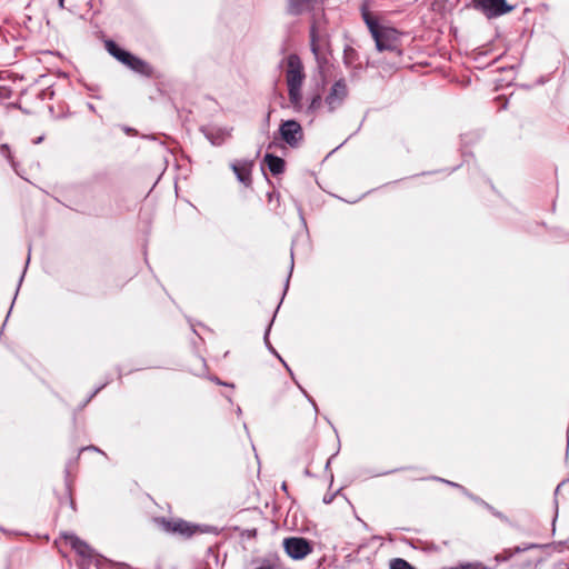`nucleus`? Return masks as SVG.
<instances>
[{
  "instance_id": "1",
  "label": "nucleus",
  "mask_w": 569,
  "mask_h": 569,
  "mask_svg": "<svg viewBox=\"0 0 569 569\" xmlns=\"http://www.w3.org/2000/svg\"><path fill=\"white\" fill-rule=\"evenodd\" d=\"M329 44V34L323 14L321 17L313 14L310 26V49L320 69L328 63L327 51Z\"/></svg>"
},
{
  "instance_id": "2",
  "label": "nucleus",
  "mask_w": 569,
  "mask_h": 569,
  "mask_svg": "<svg viewBox=\"0 0 569 569\" xmlns=\"http://www.w3.org/2000/svg\"><path fill=\"white\" fill-rule=\"evenodd\" d=\"M472 6L488 19L501 17L515 9L507 0H472Z\"/></svg>"
},
{
  "instance_id": "3",
  "label": "nucleus",
  "mask_w": 569,
  "mask_h": 569,
  "mask_svg": "<svg viewBox=\"0 0 569 569\" xmlns=\"http://www.w3.org/2000/svg\"><path fill=\"white\" fill-rule=\"evenodd\" d=\"M280 138L291 148L300 147L303 141V130L301 124L296 120L282 121L279 127Z\"/></svg>"
},
{
  "instance_id": "4",
  "label": "nucleus",
  "mask_w": 569,
  "mask_h": 569,
  "mask_svg": "<svg viewBox=\"0 0 569 569\" xmlns=\"http://www.w3.org/2000/svg\"><path fill=\"white\" fill-rule=\"evenodd\" d=\"M283 548L287 555L295 560L306 558L313 550L312 543L302 537L286 538L283 540Z\"/></svg>"
},
{
  "instance_id": "5",
  "label": "nucleus",
  "mask_w": 569,
  "mask_h": 569,
  "mask_svg": "<svg viewBox=\"0 0 569 569\" xmlns=\"http://www.w3.org/2000/svg\"><path fill=\"white\" fill-rule=\"evenodd\" d=\"M373 40L378 51H395L398 49L400 33L397 29L385 26Z\"/></svg>"
},
{
  "instance_id": "6",
  "label": "nucleus",
  "mask_w": 569,
  "mask_h": 569,
  "mask_svg": "<svg viewBox=\"0 0 569 569\" xmlns=\"http://www.w3.org/2000/svg\"><path fill=\"white\" fill-rule=\"evenodd\" d=\"M286 78L288 88L302 87L305 80L303 66L297 54H290L287 59Z\"/></svg>"
},
{
  "instance_id": "7",
  "label": "nucleus",
  "mask_w": 569,
  "mask_h": 569,
  "mask_svg": "<svg viewBox=\"0 0 569 569\" xmlns=\"http://www.w3.org/2000/svg\"><path fill=\"white\" fill-rule=\"evenodd\" d=\"M348 96V88L345 79L337 80L329 90L325 102L329 111H335L339 108Z\"/></svg>"
},
{
  "instance_id": "8",
  "label": "nucleus",
  "mask_w": 569,
  "mask_h": 569,
  "mask_svg": "<svg viewBox=\"0 0 569 569\" xmlns=\"http://www.w3.org/2000/svg\"><path fill=\"white\" fill-rule=\"evenodd\" d=\"M201 132L210 141L212 146H222L230 137L232 128L226 127H202Z\"/></svg>"
},
{
  "instance_id": "9",
  "label": "nucleus",
  "mask_w": 569,
  "mask_h": 569,
  "mask_svg": "<svg viewBox=\"0 0 569 569\" xmlns=\"http://www.w3.org/2000/svg\"><path fill=\"white\" fill-rule=\"evenodd\" d=\"M162 527L167 532L177 533L183 537H191L198 529L197 526H192L182 519H162Z\"/></svg>"
},
{
  "instance_id": "10",
  "label": "nucleus",
  "mask_w": 569,
  "mask_h": 569,
  "mask_svg": "<svg viewBox=\"0 0 569 569\" xmlns=\"http://www.w3.org/2000/svg\"><path fill=\"white\" fill-rule=\"evenodd\" d=\"M63 539L68 541L71 548L82 558L92 559L94 557V550L79 537L73 533H63Z\"/></svg>"
},
{
  "instance_id": "11",
  "label": "nucleus",
  "mask_w": 569,
  "mask_h": 569,
  "mask_svg": "<svg viewBox=\"0 0 569 569\" xmlns=\"http://www.w3.org/2000/svg\"><path fill=\"white\" fill-rule=\"evenodd\" d=\"M231 168L237 176V179L243 183L244 186H250L251 183V163L247 161L234 162L231 164Z\"/></svg>"
},
{
  "instance_id": "12",
  "label": "nucleus",
  "mask_w": 569,
  "mask_h": 569,
  "mask_svg": "<svg viewBox=\"0 0 569 569\" xmlns=\"http://www.w3.org/2000/svg\"><path fill=\"white\" fill-rule=\"evenodd\" d=\"M343 63L348 68L356 71L361 70V62L359 61V53L351 46H346L343 50Z\"/></svg>"
},
{
  "instance_id": "13",
  "label": "nucleus",
  "mask_w": 569,
  "mask_h": 569,
  "mask_svg": "<svg viewBox=\"0 0 569 569\" xmlns=\"http://www.w3.org/2000/svg\"><path fill=\"white\" fill-rule=\"evenodd\" d=\"M128 68L144 77H151L153 74V68L147 61L136 56L131 58Z\"/></svg>"
},
{
  "instance_id": "14",
  "label": "nucleus",
  "mask_w": 569,
  "mask_h": 569,
  "mask_svg": "<svg viewBox=\"0 0 569 569\" xmlns=\"http://www.w3.org/2000/svg\"><path fill=\"white\" fill-rule=\"evenodd\" d=\"M264 163L273 176H278L284 171L286 162L278 156L267 153L264 156Z\"/></svg>"
},
{
  "instance_id": "15",
  "label": "nucleus",
  "mask_w": 569,
  "mask_h": 569,
  "mask_svg": "<svg viewBox=\"0 0 569 569\" xmlns=\"http://www.w3.org/2000/svg\"><path fill=\"white\" fill-rule=\"evenodd\" d=\"M316 0H289L288 12L292 16H300L308 11Z\"/></svg>"
},
{
  "instance_id": "16",
  "label": "nucleus",
  "mask_w": 569,
  "mask_h": 569,
  "mask_svg": "<svg viewBox=\"0 0 569 569\" xmlns=\"http://www.w3.org/2000/svg\"><path fill=\"white\" fill-rule=\"evenodd\" d=\"M362 18L372 36V38L379 34V31L385 27L381 26L378 20L366 9H362Z\"/></svg>"
},
{
  "instance_id": "17",
  "label": "nucleus",
  "mask_w": 569,
  "mask_h": 569,
  "mask_svg": "<svg viewBox=\"0 0 569 569\" xmlns=\"http://www.w3.org/2000/svg\"><path fill=\"white\" fill-rule=\"evenodd\" d=\"M288 96L293 109L300 111L302 109L301 87L288 88Z\"/></svg>"
},
{
  "instance_id": "18",
  "label": "nucleus",
  "mask_w": 569,
  "mask_h": 569,
  "mask_svg": "<svg viewBox=\"0 0 569 569\" xmlns=\"http://www.w3.org/2000/svg\"><path fill=\"white\" fill-rule=\"evenodd\" d=\"M106 49L107 51L116 59L120 57L121 53H123L124 49L120 48L114 41L108 40L106 41Z\"/></svg>"
},
{
  "instance_id": "19",
  "label": "nucleus",
  "mask_w": 569,
  "mask_h": 569,
  "mask_svg": "<svg viewBox=\"0 0 569 569\" xmlns=\"http://www.w3.org/2000/svg\"><path fill=\"white\" fill-rule=\"evenodd\" d=\"M390 569H415L407 560L396 558L390 562Z\"/></svg>"
},
{
  "instance_id": "20",
  "label": "nucleus",
  "mask_w": 569,
  "mask_h": 569,
  "mask_svg": "<svg viewBox=\"0 0 569 569\" xmlns=\"http://www.w3.org/2000/svg\"><path fill=\"white\" fill-rule=\"evenodd\" d=\"M322 98L320 94H316L312 97L310 104L308 107L309 112H313L316 109H318L321 106Z\"/></svg>"
},
{
  "instance_id": "21",
  "label": "nucleus",
  "mask_w": 569,
  "mask_h": 569,
  "mask_svg": "<svg viewBox=\"0 0 569 569\" xmlns=\"http://www.w3.org/2000/svg\"><path fill=\"white\" fill-rule=\"evenodd\" d=\"M457 569H487L481 562L461 563Z\"/></svg>"
},
{
  "instance_id": "22",
  "label": "nucleus",
  "mask_w": 569,
  "mask_h": 569,
  "mask_svg": "<svg viewBox=\"0 0 569 569\" xmlns=\"http://www.w3.org/2000/svg\"><path fill=\"white\" fill-rule=\"evenodd\" d=\"M431 479L443 482L450 487L458 488L460 491H465V487L457 482H452V481H449V480H446V479L439 478V477H432Z\"/></svg>"
},
{
  "instance_id": "23",
  "label": "nucleus",
  "mask_w": 569,
  "mask_h": 569,
  "mask_svg": "<svg viewBox=\"0 0 569 569\" xmlns=\"http://www.w3.org/2000/svg\"><path fill=\"white\" fill-rule=\"evenodd\" d=\"M132 57H133L132 53H130L129 51L124 50L123 53H121L120 57H118L117 60H119L121 63H123V64H126L128 67V64L131 61Z\"/></svg>"
},
{
  "instance_id": "24",
  "label": "nucleus",
  "mask_w": 569,
  "mask_h": 569,
  "mask_svg": "<svg viewBox=\"0 0 569 569\" xmlns=\"http://www.w3.org/2000/svg\"><path fill=\"white\" fill-rule=\"evenodd\" d=\"M271 325H272V321L269 323L267 330H266V333H264V342L267 345V347L269 348V350L274 353L278 358H279V355L276 352V350L272 348V346L270 345L269 340H268V335H269V331H270V328H271Z\"/></svg>"
},
{
  "instance_id": "25",
  "label": "nucleus",
  "mask_w": 569,
  "mask_h": 569,
  "mask_svg": "<svg viewBox=\"0 0 569 569\" xmlns=\"http://www.w3.org/2000/svg\"><path fill=\"white\" fill-rule=\"evenodd\" d=\"M271 325H272V321L269 323L267 330H266V333H264V342L267 345V347L269 348V350L274 353L278 358H279V355L276 352V350L272 348V346L270 345L269 340H268V335H269V331H270V328H271Z\"/></svg>"
},
{
  "instance_id": "26",
  "label": "nucleus",
  "mask_w": 569,
  "mask_h": 569,
  "mask_svg": "<svg viewBox=\"0 0 569 569\" xmlns=\"http://www.w3.org/2000/svg\"><path fill=\"white\" fill-rule=\"evenodd\" d=\"M271 325H272V321L269 323L267 330H266V333H264V342L267 345V347L269 348V350L274 353L278 358H279V355L276 352V350L272 348V346L270 345L269 340H268V335H269V331H270V328H271Z\"/></svg>"
},
{
  "instance_id": "27",
  "label": "nucleus",
  "mask_w": 569,
  "mask_h": 569,
  "mask_svg": "<svg viewBox=\"0 0 569 569\" xmlns=\"http://www.w3.org/2000/svg\"><path fill=\"white\" fill-rule=\"evenodd\" d=\"M0 152L3 157H6L7 159H11V153H10V148L8 144L3 143L0 146Z\"/></svg>"
},
{
  "instance_id": "28",
  "label": "nucleus",
  "mask_w": 569,
  "mask_h": 569,
  "mask_svg": "<svg viewBox=\"0 0 569 569\" xmlns=\"http://www.w3.org/2000/svg\"><path fill=\"white\" fill-rule=\"evenodd\" d=\"M469 498H470V499H472L473 501H476V502H478V503H480V505L485 506L486 508H490V505H488V503H487L486 501H483L482 499H480V498H478V497L473 496L472 493H471V495H469Z\"/></svg>"
},
{
  "instance_id": "29",
  "label": "nucleus",
  "mask_w": 569,
  "mask_h": 569,
  "mask_svg": "<svg viewBox=\"0 0 569 569\" xmlns=\"http://www.w3.org/2000/svg\"><path fill=\"white\" fill-rule=\"evenodd\" d=\"M299 388L303 392V395L308 398V400L312 403L313 408L317 410V405H316L315 400L300 386H299Z\"/></svg>"
},
{
  "instance_id": "30",
  "label": "nucleus",
  "mask_w": 569,
  "mask_h": 569,
  "mask_svg": "<svg viewBox=\"0 0 569 569\" xmlns=\"http://www.w3.org/2000/svg\"><path fill=\"white\" fill-rule=\"evenodd\" d=\"M292 269H293V257L291 256V266H290V272H292ZM289 276H291V273H289ZM289 279H290V277H288V279H287V282H286V288H288V284H289Z\"/></svg>"
},
{
  "instance_id": "31",
  "label": "nucleus",
  "mask_w": 569,
  "mask_h": 569,
  "mask_svg": "<svg viewBox=\"0 0 569 569\" xmlns=\"http://www.w3.org/2000/svg\"><path fill=\"white\" fill-rule=\"evenodd\" d=\"M487 509L490 510L492 512V515H495L496 517H499V518L502 517V515L499 511H496L491 506H490V508H487Z\"/></svg>"
},
{
  "instance_id": "32",
  "label": "nucleus",
  "mask_w": 569,
  "mask_h": 569,
  "mask_svg": "<svg viewBox=\"0 0 569 569\" xmlns=\"http://www.w3.org/2000/svg\"><path fill=\"white\" fill-rule=\"evenodd\" d=\"M101 390V388H97L92 393L91 396L88 398V401H90L99 391Z\"/></svg>"
},
{
  "instance_id": "33",
  "label": "nucleus",
  "mask_w": 569,
  "mask_h": 569,
  "mask_svg": "<svg viewBox=\"0 0 569 569\" xmlns=\"http://www.w3.org/2000/svg\"><path fill=\"white\" fill-rule=\"evenodd\" d=\"M213 381H216L218 385L229 386L228 383L220 381L218 378H214ZM230 386L233 387L232 385Z\"/></svg>"
},
{
  "instance_id": "34",
  "label": "nucleus",
  "mask_w": 569,
  "mask_h": 569,
  "mask_svg": "<svg viewBox=\"0 0 569 569\" xmlns=\"http://www.w3.org/2000/svg\"><path fill=\"white\" fill-rule=\"evenodd\" d=\"M58 4L60 8H64V0H58Z\"/></svg>"
},
{
  "instance_id": "35",
  "label": "nucleus",
  "mask_w": 569,
  "mask_h": 569,
  "mask_svg": "<svg viewBox=\"0 0 569 569\" xmlns=\"http://www.w3.org/2000/svg\"><path fill=\"white\" fill-rule=\"evenodd\" d=\"M463 495H466L467 497H469V495H471L466 488H465V491H461Z\"/></svg>"
},
{
  "instance_id": "36",
  "label": "nucleus",
  "mask_w": 569,
  "mask_h": 569,
  "mask_svg": "<svg viewBox=\"0 0 569 569\" xmlns=\"http://www.w3.org/2000/svg\"><path fill=\"white\" fill-rule=\"evenodd\" d=\"M323 501H325V503H329L331 501V499H329V497H325Z\"/></svg>"
},
{
  "instance_id": "37",
  "label": "nucleus",
  "mask_w": 569,
  "mask_h": 569,
  "mask_svg": "<svg viewBox=\"0 0 569 569\" xmlns=\"http://www.w3.org/2000/svg\"><path fill=\"white\" fill-rule=\"evenodd\" d=\"M323 501H325V503H329L331 501V499H329V497H325Z\"/></svg>"
},
{
  "instance_id": "38",
  "label": "nucleus",
  "mask_w": 569,
  "mask_h": 569,
  "mask_svg": "<svg viewBox=\"0 0 569 569\" xmlns=\"http://www.w3.org/2000/svg\"><path fill=\"white\" fill-rule=\"evenodd\" d=\"M42 139H43L42 137H39V138L34 141V143H39V142H41V141H42Z\"/></svg>"
},
{
  "instance_id": "39",
  "label": "nucleus",
  "mask_w": 569,
  "mask_h": 569,
  "mask_svg": "<svg viewBox=\"0 0 569 569\" xmlns=\"http://www.w3.org/2000/svg\"><path fill=\"white\" fill-rule=\"evenodd\" d=\"M281 488H282V490H284V491H286V490H287V483H286V482H283V483H282V486H281Z\"/></svg>"
},
{
  "instance_id": "40",
  "label": "nucleus",
  "mask_w": 569,
  "mask_h": 569,
  "mask_svg": "<svg viewBox=\"0 0 569 569\" xmlns=\"http://www.w3.org/2000/svg\"><path fill=\"white\" fill-rule=\"evenodd\" d=\"M279 359L283 362V366H286V369H289V366H287V362H284L280 357Z\"/></svg>"
},
{
  "instance_id": "41",
  "label": "nucleus",
  "mask_w": 569,
  "mask_h": 569,
  "mask_svg": "<svg viewBox=\"0 0 569 569\" xmlns=\"http://www.w3.org/2000/svg\"><path fill=\"white\" fill-rule=\"evenodd\" d=\"M279 359L283 362V366H286V369H289V366H287V362H284L280 357Z\"/></svg>"
},
{
  "instance_id": "42",
  "label": "nucleus",
  "mask_w": 569,
  "mask_h": 569,
  "mask_svg": "<svg viewBox=\"0 0 569 569\" xmlns=\"http://www.w3.org/2000/svg\"><path fill=\"white\" fill-rule=\"evenodd\" d=\"M273 146H274V143L270 142L269 146H268V149H271Z\"/></svg>"
},
{
  "instance_id": "43",
  "label": "nucleus",
  "mask_w": 569,
  "mask_h": 569,
  "mask_svg": "<svg viewBox=\"0 0 569 569\" xmlns=\"http://www.w3.org/2000/svg\"><path fill=\"white\" fill-rule=\"evenodd\" d=\"M237 413H238V415H240V413H241V408H240V407H238V408H237Z\"/></svg>"
}]
</instances>
